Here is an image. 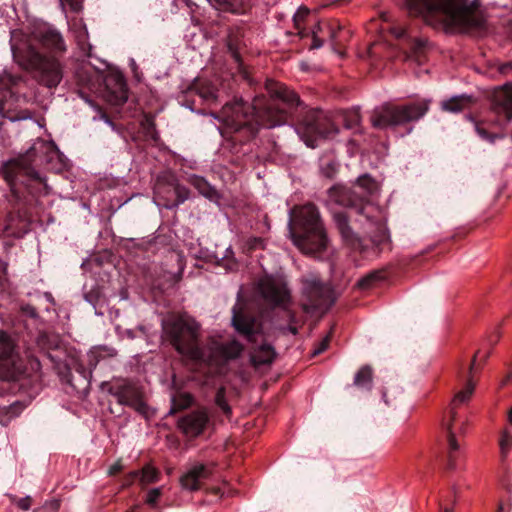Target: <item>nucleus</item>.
<instances>
[{"instance_id": "nucleus-10", "label": "nucleus", "mask_w": 512, "mask_h": 512, "mask_svg": "<svg viewBox=\"0 0 512 512\" xmlns=\"http://www.w3.org/2000/svg\"><path fill=\"white\" fill-rule=\"evenodd\" d=\"M31 152L26 156H21L17 159L8 161L3 167V176L6 182L13 188L15 185L18 174L27 175L33 179L42 181L38 172L34 170L31 164Z\"/></svg>"}, {"instance_id": "nucleus-42", "label": "nucleus", "mask_w": 512, "mask_h": 512, "mask_svg": "<svg viewBox=\"0 0 512 512\" xmlns=\"http://www.w3.org/2000/svg\"><path fill=\"white\" fill-rule=\"evenodd\" d=\"M177 261L179 263V271L175 275V280L179 281L181 279V275H182V272H183V269H184V266H183V263H182V257L180 255H177Z\"/></svg>"}, {"instance_id": "nucleus-25", "label": "nucleus", "mask_w": 512, "mask_h": 512, "mask_svg": "<svg viewBox=\"0 0 512 512\" xmlns=\"http://www.w3.org/2000/svg\"><path fill=\"white\" fill-rule=\"evenodd\" d=\"M140 475V481L143 485L157 482L159 480V471L151 465H146L139 473L137 471L130 474L131 479Z\"/></svg>"}, {"instance_id": "nucleus-21", "label": "nucleus", "mask_w": 512, "mask_h": 512, "mask_svg": "<svg viewBox=\"0 0 512 512\" xmlns=\"http://www.w3.org/2000/svg\"><path fill=\"white\" fill-rule=\"evenodd\" d=\"M474 365H475V358L473 359V361L470 365V368H469L470 376H469V379L467 380L465 388L463 390L459 391L453 398V401H452L453 407H452L450 413L452 411L455 412L454 411L455 406L463 404L471 398V396L474 392V388H475V383L472 381V376H471L473 369H474Z\"/></svg>"}, {"instance_id": "nucleus-9", "label": "nucleus", "mask_w": 512, "mask_h": 512, "mask_svg": "<svg viewBox=\"0 0 512 512\" xmlns=\"http://www.w3.org/2000/svg\"><path fill=\"white\" fill-rule=\"evenodd\" d=\"M258 290L269 303L286 307L290 302V290L281 276H265L259 280Z\"/></svg>"}, {"instance_id": "nucleus-48", "label": "nucleus", "mask_w": 512, "mask_h": 512, "mask_svg": "<svg viewBox=\"0 0 512 512\" xmlns=\"http://www.w3.org/2000/svg\"><path fill=\"white\" fill-rule=\"evenodd\" d=\"M442 512H452V508L445 507L442 509Z\"/></svg>"}, {"instance_id": "nucleus-27", "label": "nucleus", "mask_w": 512, "mask_h": 512, "mask_svg": "<svg viewBox=\"0 0 512 512\" xmlns=\"http://www.w3.org/2000/svg\"><path fill=\"white\" fill-rule=\"evenodd\" d=\"M333 218L342 237L347 241L351 240L352 231L348 225L347 215L343 212L333 211Z\"/></svg>"}, {"instance_id": "nucleus-51", "label": "nucleus", "mask_w": 512, "mask_h": 512, "mask_svg": "<svg viewBox=\"0 0 512 512\" xmlns=\"http://www.w3.org/2000/svg\"><path fill=\"white\" fill-rule=\"evenodd\" d=\"M501 510H502V506L499 507V511L498 512H501Z\"/></svg>"}, {"instance_id": "nucleus-5", "label": "nucleus", "mask_w": 512, "mask_h": 512, "mask_svg": "<svg viewBox=\"0 0 512 512\" xmlns=\"http://www.w3.org/2000/svg\"><path fill=\"white\" fill-rule=\"evenodd\" d=\"M14 57L26 70L39 73V80L48 88L56 87L62 80V68L58 60L42 56L29 46L25 51L14 50Z\"/></svg>"}, {"instance_id": "nucleus-33", "label": "nucleus", "mask_w": 512, "mask_h": 512, "mask_svg": "<svg viewBox=\"0 0 512 512\" xmlns=\"http://www.w3.org/2000/svg\"><path fill=\"white\" fill-rule=\"evenodd\" d=\"M216 404L220 407V409L226 413V414H229L230 413V407L225 399V395H224V389H219L217 394H216Z\"/></svg>"}, {"instance_id": "nucleus-13", "label": "nucleus", "mask_w": 512, "mask_h": 512, "mask_svg": "<svg viewBox=\"0 0 512 512\" xmlns=\"http://www.w3.org/2000/svg\"><path fill=\"white\" fill-rule=\"evenodd\" d=\"M304 292L309 299V303L305 304L306 309H322L330 303L329 287L321 284L317 279H306Z\"/></svg>"}, {"instance_id": "nucleus-11", "label": "nucleus", "mask_w": 512, "mask_h": 512, "mask_svg": "<svg viewBox=\"0 0 512 512\" xmlns=\"http://www.w3.org/2000/svg\"><path fill=\"white\" fill-rule=\"evenodd\" d=\"M33 37L48 50L54 52L66 51L65 41L60 32L46 23H41L34 28Z\"/></svg>"}, {"instance_id": "nucleus-40", "label": "nucleus", "mask_w": 512, "mask_h": 512, "mask_svg": "<svg viewBox=\"0 0 512 512\" xmlns=\"http://www.w3.org/2000/svg\"><path fill=\"white\" fill-rule=\"evenodd\" d=\"M376 278V274H370L367 277L363 278L359 281V286L366 288L370 285V283Z\"/></svg>"}, {"instance_id": "nucleus-3", "label": "nucleus", "mask_w": 512, "mask_h": 512, "mask_svg": "<svg viewBox=\"0 0 512 512\" xmlns=\"http://www.w3.org/2000/svg\"><path fill=\"white\" fill-rule=\"evenodd\" d=\"M410 13L423 16L427 21L437 18L449 31H464L479 27L482 16L477 2L468 0H405Z\"/></svg>"}, {"instance_id": "nucleus-2", "label": "nucleus", "mask_w": 512, "mask_h": 512, "mask_svg": "<svg viewBox=\"0 0 512 512\" xmlns=\"http://www.w3.org/2000/svg\"><path fill=\"white\" fill-rule=\"evenodd\" d=\"M199 324L187 314L174 316L163 322V329L172 345L182 355L195 361L225 362L239 357L243 346L235 341L214 342L209 353L198 346Z\"/></svg>"}, {"instance_id": "nucleus-31", "label": "nucleus", "mask_w": 512, "mask_h": 512, "mask_svg": "<svg viewBox=\"0 0 512 512\" xmlns=\"http://www.w3.org/2000/svg\"><path fill=\"white\" fill-rule=\"evenodd\" d=\"M498 444L501 457L505 459L512 449V433L508 429L501 430Z\"/></svg>"}, {"instance_id": "nucleus-4", "label": "nucleus", "mask_w": 512, "mask_h": 512, "mask_svg": "<svg viewBox=\"0 0 512 512\" xmlns=\"http://www.w3.org/2000/svg\"><path fill=\"white\" fill-rule=\"evenodd\" d=\"M289 234L293 243L305 254H314L326 248L327 237L313 204L296 207L291 212Z\"/></svg>"}, {"instance_id": "nucleus-37", "label": "nucleus", "mask_w": 512, "mask_h": 512, "mask_svg": "<svg viewBox=\"0 0 512 512\" xmlns=\"http://www.w3.org/2000/svg\"><path fill=\"white\" fill-rule=\"evenodd\" d=\"M321 27H320V24L317 25V30H314L313 31V43H312V48L313 49H317V48H320L322 45H323V41L320 40L317 36V33H318V30H320Z\"/></svg>"}, {"instance_id": "nucleus-39", "label": "nucleus", "mask_w": 512, "mask_h": 512, "mask_svg": "<svg viewBox=\"0 0 512 512\" xmlns=\"http://www.w3.org/2000/svg\"><path fill=\"white\" fill-rule=\"evenodd\" d=\"M308 14V9L300 8L294 17L296 25H299V21L302 20Z\"/></svg>"}, {"instance_id": "nucleus-28", "label": "nucleus", "mask_w": 512, "mask_h": 512, "mask_svg": "<svg viewBox=\"0 0 512 512\" xmlns=\"http://www.w3.org/2000/svg\"><path fill=\"white\" fill-rule=\"evenodd\" d=\"M24 407L21 402H15L8 407L1 408L0 422L7 425L11 418L18 416L23 411Z\"/></svg>"}, {"instance_id": "nucleus-47", "label": "nucleus", "mask_w": 512, "mask_h": 512, "mask_svg": "<svg viewBox=\"0 0 512 512\" xmlns=\"http://www.w3.org/2000/svg\"><path fill=\"white\" fill-rule=\"evenodd\" d=\"M508 421L512 424V407L510 408L508 413Z\"/></svg>"}, {"instance_id": "nucleus-17", "label": "nucleus", "mask_w": 512, "mask_h": 512, "mask_svg": "<svg viewBox=\"0 0 512 512\" xmlns=\"http://www.w3.org/2000/svg\"><path fill=\"white\" fill-rule=\"evenodd\" d=\"M474 103V98L470 95H458L451 97L442 102L441 106L444 111L451 113H459L470 108Z\"/></svg>"}, {"instance_id": "nucleus-38", "label": "nucleus", "mask_w": 512, "mask_h": 512, "mask_svg": "<svg viewBox=\"0 0 512 512\" xmlns=\"http://www.w3.org/2000/svg\"><path fill=\"white\" fill-rule=\"evenodd\" d=\"M248 246L251 249H256L258 247H263V240L261 238H251L248 241Z\"/></svg>"}, {"instance_id": "nucleus-1", "label": "nucleus", "mask_w": 512, "mask_h": 512, "mask_svg": "<svg viewBox=\"0 0 512 512\" xmlns=\"http://www.w3.org/2000/svg\"><path fill=\"white\" fill-rule=\"evenodd\" d=\"M266 89L271 100L267 102L264 97H256L250 115L242 100L236 101L233 105L226 104L222 115L226 124L236 128L251 124L253 120L268 128L284 124L292 109L299 105V97L285 85L272 80L266 82Z\"/></svg>"}, {"instance_id": "nucleus-24", "label": "nucleus", "mask_w": 512, "mask_h": 512, "mask_svg": "<svg viewBox=\"0 0 512 512\" xmlns=\"http://www.w3.org/2000/svg\"><path fill=\"white\" fill-rule=\"evenodd\" d=\"M492 122H475V131L478 136L489 143H494L497 139H502L504 137L503 134L494 133L489 131Z\"/></svg>"}, {"instance_id": "nucleus-44", "label": "nucleus", "mask_w": 512, "mask_h": 512, "mask_svg": "<svg viewBox=\"0 0 512 512\" xmlns=\"http://www.w3.org/2000/svg\"><path fill=\"white\" fill-rule=\"evenodd\" d=\"M370 180L371 179L367 175H364L359 177L357 181L360 185L366 186Z\"/></svg>"}, {"instance_id": "nucleus-36", "label": "nucleus", "mask_w": 512, "mask_h": 512, "mask_svg": "<svg viewBox=\"0 0 512 512\" xmlns=\"http://www.w3.org/2000/svg\"><path fill=\"white\" fill-rule=\"evenodd\" d=\"M17 506L22 510H29L31 506V498L30 497H24L17 501Z\"/></svg>"}, {"instance_id": "nucleus-12", "label": "nucleus", "mask_w": 512, "mask_h": 512, "mask_svg": "<svg viewBox=\"0 0 512 512\" xmlns=\"http://www.w3.org/2000/svg\"><path fill=\"white\" fill-rule=\"evenodd\" d=\"M209 422L206 409H199L186 414L178 420V428L184 435L194 438L202 434Z\"/></svg>"}, {"instance_id": "nucleus-43", "label": "nucleus", "mask_w": 512, "mask_h": 512, "mask_svg": "<svg viewBox=\"0 0 512 512\" xmlns=\"http://www.w3.org/2000/svg\"><path fill=\"white\" fill-rule=\"evenodd\" d=\"M391 32L393 33V35H395L396 38H401L405 34V30L403 28H400V27L399 28H392Z\"/></svg>"}, {"instance_id": "nucleus-26", "label": "nucleus", "mask_w": 512, "mask_h": 512, "mask_svg": "<svg viewBox=\"0 0 512 512\" xmlns=\"http://www.w3.org/2000/svg\"><path fill=\"white\" fill-rule=\"evenodd\" d=\"M193 398L188 393H177L171 399L170 414L188 408L192 404Z\"/></svg>"}, {"instance_id": "nucleus-14", "label": "nucleus", "mask_w": 512, "mask_h": 512, "mask_svg": "<svg viewBox=\"0 0 512 512\" xmlns=\"http://www.w3.org/2000/svg\"><path fill=\"white\" fill-rule=\"evenodd\" d=\"M115 395L121 404L128 405L141 414L146 413L147 406L143 400L141 389L132 383L119 387Z\"/></svg>"}, {"instance_id": "nucleus-46", "label": "nucleus", "mask_w": 512, "mask_h": 512, "mask_svg": "<svg viewBox=\"0 0 512 512\" xmlns=\"http://www.w3.org/2000/svg\"><path fill=\"white\" fill-rule=\"evenodd\" d=\"M162 193V187H161V184L158 183L155 187V194H157L158 196H160Z\"/></svg>"}, {"instance_id": "nucleus-22", "label": "nucleus", "mask_w": 512, "mask_h": 512, "mask_svg": "<svg viewBox=\"0 0 512 512\" xmlns=\"http://www.w3.org/2000/svg\"><path fill=\"white\" fill-rule=\"evenodd\" d=\"M232 323L237 331L247 335L249 338L255 331V321L251 318L244 317L235 311L232 318Z\"/></svg>"}, {"instance_id": "nucleus-7", "label": "nucleus", "mask_w": 512, "mask_h": 512, "mask_svg": "<svg viewBox=\"0 0 512 512\" xmlns=\"http://www.w3.org/2000/svg\"><path fill=\"white\" fill-rule=\"evenodd\" d=\"M297 133L307 147L315 148L319 140L336 136L338 128L328 118L312 115L298 126Z\"/></svg>"}, {"instance_id": "nucleus-18", "label": "nucleus", "mask_w": 512, "mask_h": 512, "mask_svg": "<svg viewBox=\"0 0 512 512\" xmlns=\"http://www.w3.org/2000/svg\"><path fill=\"white\" fill-rule=\"evenodd\" d=\"M202 196L210 201H218V191L210 185L203 177L198 175H191L187 180Z\"/></svg>"}, {"instance_id": "nucleus-32", "label": "nucleus", "mask_w": 512, "mask_h": 512, "mask_svg": "<svg viewBox=\"0 0 512 512\" xmlns=\"http://www.w3.org/2000/svg\"><path fill=\"white\" fill-rule=\"evenodd\" d=\"M199 94L200 96L208 101V102H214L218 98L217 90L214 86L203 84L199 88Z\"/></svg>"}, {"instance_id": "nucleus-23", "label": "nucleus", "mask_w": 512, "mask_h": 512, "mask_svg": "<svg viewBox=\"0 0 512 512\" xmlns=\"http://www.w3.org/2000/svg\"><path fill=\"white\" fill-rule=\"evenodd\" d=\"M274 357V349L270 345H262L252 353L251 360L254 365H264L271 363Z\"/></svg>"}, {"instance_id": "nucleus-20", "label": "nucleus", "mask_w": 512, "mask_h": 512, "mask_svg": "<svg viewBox=\"0 0 512 512\" xmlns=\"http://www.w3.org/2000/svg\"><path fill=\"white\" fill-rule=\"evenodd\" d=\"M456 421V412H451L449 419L445 420L444 426L448 433L449 444V465L453 467V453L459 450V444L456 441V431L454 430V422Z\"/></svg>"}, {"instance_id": "nucleus-41", "label": "nucleus", "mask_w": 512, "mask_h": 512, "mask_svg": "<svg viewBox=\"0 0 512 512\" xmlns=\"http://www.w3.org/2000/svg\"><path fill=\"white\" fill-rule=\"evenodd\" d=\"M122 468H123V466H122L121 462L117 461L116 463H114L113 465L110 466L108 473L110 475H114V474L118 473L119 471H121Z\"/></svg>"}, {"instance_id": "nucleus-15", "label": "nucleus", "mask_w": 512, "mask_h": 512, "mask_svg": "<svg viewBox=\"0 0 512 512\" xmlns=\"http://www.w3.org/2000/svg\"><path fill=\"white\" fill-rule=\"evenodd\" d=\"M210 475L209 468L204 464L192 465L180 478V484L183 489L196 491L200 488L203 480Z\"/></svg>"}, {"instance_id": "nucleus-30", "label": "nucleus", "mask_w": 512, "mask_h": 512, "mask_svg": "<svg viewBox=\"0 0 512 512\" xmlns=\"http://www.w3.org/2000/svg\"><path fill=\"white\" fill-rule=\"evenodd\" d=\"M174 193L176 195V200L174 202H167L164 204V207L167 209H172L182 204L189 198V190L178 183L173 184Z\"/></svg>"}, {"instance_id": "nucleus-50", "label": "nucleus", "mask_w": 512, "mask_h": 512, "mask_svg": "<svg viewBox=\"0 0 512 512\" xmlns=\"http://www.w3.org/2000/svg\"><path fill=\"white\" fill-rule=\"evenodd\" d=\"M208 2H210L211 4H213V0H207Z\"/></svg>"}, {"instance_id": "nucleus-45", "label": "nucleus", "mask_w": 512, "mask_h": 512, "mask_svg": "<svg viewBox=\"0 0 512 512\" xmlns=\"http://www.w3.org/2000/svg\"><path fill=\"white\" fill-rule=\"evenodd\" d=\"M508 70H512V65L510 63H506L500 66L499 71L503 74H506Z\"/></svg>"}, {"instance_id": "nucleus-35", "label": "nucleus", "mask_w": 512, "mask_h": 512, "mask_svg": "<svg viewBox=\"0 0 512 512\" xmlns=\"http://www.w3.org/2000/svg\"><path fill=\"white\" fill-rule=\"evenodd\" d=\"M330 334L326 335L322 340L321 342L319 343V345L314 349L312 355L313 356H316V355H319L321 354L323 351H325L329 345V342H330Z\"/></svg>"}, {"instance_id": "nucleus-34", "label": "nucleus", "mask_w": 512, "mask_h": 512, "mask_svg": "<svg viewBox=\"0 0 512 512\" xmlns=\"http://www.w3.org/2000/svg\"><path fill=\"white\" fill-rule=\"evenodd\" d=\"M161 496V489L160 488H153L148 491L146 502L149 505H155L158 499Z\"/></svg>"}, {"instance_id": "nucleus-29", "label": "nucleus", "mask_w": 512, "mask_h": 512, "mask_svg": "<svg viewBox=\"0 0 512 512\" xmlns=\"http://www.w3.org/2000/svg\"><path fill=\"white\" fill-rule=\"evenodd\" d=\"M372 383V369L369 366H363L354 377V385L360 388H370Z\"/></svg>"}, {"instance_id": "nucleus-16", "label": "nucleus", "mask_w": 512, "mask_h": 512, "mask_svg": "<svg viewBox=\"0 0 512 512\" xmlns=\"http://www.w3.org/2000/svg\"><path fill=\"white\" fill-rule=\"evenodd\" d=\"M493 106L497 112H503L512 118V84L506 83L493 93Z\"/></svg>"}, {"instance_id": "nucleus-49", "label": "nucleus", "mask_w": 512, "mask_h": 512, "mask_svg": "<svg viewBox=\"0 0 512 512\" xmlns=\"http://www.w3.org/2000/svg\"><path fill=\"white\" fill-rule=\"evenodd\" d=\"M463 431H464V429H463V425H462V426L460 427V429H459V432H461V433H462Z\"/></svg>"}, {"instance_id": "nucleus-8", "label": "nucleus", "mask_w": 512, "mask_h": 512, "mask_svg": "<svg viewBox=\"0 0 512 512\" xmlns=\"http://www.w3.org/2000/svg\"><path fill=\"white\" fill-rule=\"evenodd\" d=\"M22 360L14 352V343L7 333L0 330V378L15 379L22 374Z\"/></svg>"}, {"instance_id": "nucleus-6", "label": "nucleus", "mask_w": 512, "mask_h": 512, "mask_svg": "<svg viewBox=\"0 0 512 512\" xmlns=\"http://www.w3.org/2000/svg\"><path fill=\"white\" fill-rule=\"evenodd\" d=\"M429 109L427 101H421L404 106L385 104L374 110L371 123L376 128H387L415 121L426 114Z\"/></svg>"}, {"instance_id": "nucleus-19", "label": "nucleus", "mask_w": 512, "mask_h": 512, "mask_svg": "<svg viewBox=\"0 0 512 512\" xmlns=\"http://www.w3.org/2000/svg\"><path fill=\"white\" fill-rule=\"evenodd\" d=\"M326 204L331 210L334 205L348 206L350 204L348 190L343 186H333L328 190Z\"/></svg>"}]
</instances>
